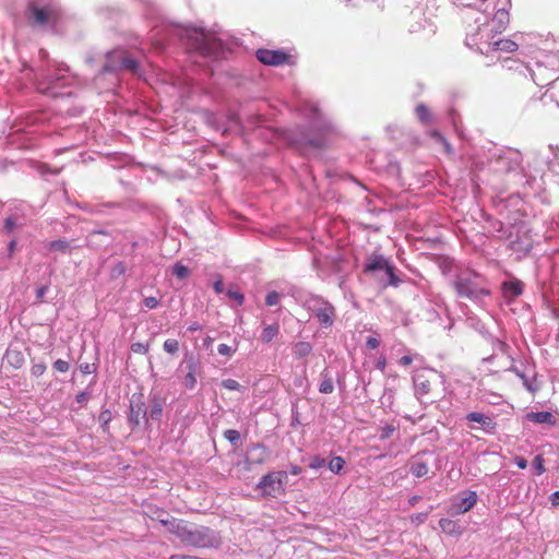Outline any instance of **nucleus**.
<instances>
[{
    "instance_id": "obj_22",
    "label": "nucleus",
    "mask_w": 559,
    "mask_h": 559,
    "mask_svg": "<svg viewBox=\"0 0 559 559\" xmlns=\"http://www.w3.org/2000/svg\"><path fill=\"white\" fill-rule=\"evenodd\" d=\"M465 418L468 423L478 424L487 433H495L496 431L497 424L493 418L488 415L478 412H471Z\"/></svg>"
},
{
    "instance_id": "obj_6",
    "label": "nucleus",
    "mask_w": 559,
    "mask_h": 559,
    "mask_svg": "<svg viewBox=\"0 0 559 559\" xmlns=\"http://www.w3.org/2000/svg\"><path fill=\"white\" fill-rule=\"evenodd\" d=\"M139 62L127 55L123 50L108 51L106 63L100 73L95 78V84L106 91L114 90L118 84V72L121 70L139 73Z\"/></svg>"
},
{
    "instance_id": "obj_17",
    "label": "nucleus",
    "mask_w": 559,
    "mask_h": 559,
    "mask_svg": "<svg viewBox=\"0 0 559 559\" xmlns=\"http://www.w3.org/2000/svg\"><path fill=\"white\" fill-rule=\"evenodd\" d=\"M511 7V0H506V3L502 8L497 9L492 20L490 23L483 24L480 27H488V33L500 34L502 33L507 25L509 24V11L508 8Z\"/></svg>"
},
{
    "instance_id": "obj_12",
    "label": "nucleus",
    "mask_w": 559,
    "mask_h": 559,
    "mask_svg": "<svg viewBox=\"0 0 559 559\" xmlns=\"http://www.w3.org/2000/svg\"><path fill=\"white\" fill-rule=\"evenodd\" d=\"M306 307L321 328L329 329L333 325L336 312L330 301L319 295H310L306 300Z\"/></svg>"
},
{
    "instance_id": "obj_16",
    "label": "nucleus",
    "mask_w": 559,
    "mask_h": 559,
    "mask_svg": "<svg viewBox=\"0 0 559 559\" xmlns=\"http://www.w3.org/2000/svg\"><path fill=\"white\" fill-rule=\"evenodd\" d=\"M257 59L265 64L272 67L283 66L288 63L290 56L282 49H266L260 48L255 51Z\"/></svg>"
},
{
    "instance_id": "obj_40",
    "label": "nucleus",
    "mask_w": 559,
    "mask_h": 559,
    "mask_svg": "<svg viewBox=\"0 0 559 559\" xmlns=\"http://www.w3.org/2000/svg\"><path fill=\"white\" fill-rule=\"evenodd\" d=\"M225 439H227L233 445H238L240 442V433L235 429H227L224 432Z\"/></svg>"
},
{
    "instance_id": "obj_50",
    "label": "nucleus",
    "mask_w": 559,
    "mask_h": 559,
    "mask_svg": "<svg viewBox=\"0 0 559 559\" xmlns=\"http://www.w3.org/2000/svg\"><path fill=\"white\" fill-rule=\"evenodd\" d=\"M217 352L222 356L230 357L236 352V348H231L227 344H219L217 346Z\"/></svg>"
},
{
    "instance_id": "obj_44",
    "label": "nucleus",
    "mask_w": 559,
    "mask_h": 559,
    "mask_svg": "<svg viewBox=\"0 0 559 559\" xmlns=\"http://www.w3.org/2000/svg\"><path fill=\"white\" fill-rule=\"evenodd\" d=\"M222 386L229 391H240L242 389V386L239 384V382L234 379L223 380Z\"/></svg>"
},
{
    "instance_id": "obj_27",
    "label": "nucleus",
    "mask_w": 559,
    "mask_h": 559,
    "mask_svg": "<svg viewBox=\"0 0 559 559\" xmlns=\"http://www.w3.org/2000/svg\"><path fill=\"white\" fill-rule=\"evenodd\" d=\"M415 114L418 120L425 126H430L435 122V116L425 104H418L415 107Z\"/></svg>"
},
{
    "instance_id": "obj_23",
    "label": "nucleus",
    "mask_w": 559,
    "mask_h": 559,
    "mask_svg": "<svg viewBox=\"0 0 559 559\" xmlns=\"http://www.w3.org/2000/svg\"><path fill=\"white\" fill-rule=\"evenodd\" d=\"M524 70L531 75V79L537 86H548V80L550 79V75L545 66L542 63H536L535 69L524 67Z\"/></svg>"
},
{
    "instance_id": "obj_9",
    "label": "nucleus",
    "mask_w": 559,
    "mask_h": 559,
    "mask_svg": "<svg viewBox=\"0 0 559 559\" xmlns=\"http://www.w3.org/2000/svg\"><path fill=\"white\" fill-rule=\"evenodd\" d=\"M497 34L490 35L488 27H477L475 33H468L466 36V45L476 48L483 55H489L493 51L513 52L519 45L508 38H499L495 40Z\"/></svg>"
},
{
    "instance_id": "obj_45",
    "label": "nucleus",
    "mask_w": 559,
    "mask_h": 559,
    "mask_svg": "<svg viewBox=\"0 0 559 559\" xmlns=\"http://www.w3.org/2000/svg\"><path fill=\"white\" fill-rule=\"evenodd\" d=\"M439 525L445 533H452L456 526V523L450 519H441Z\"/></svg>"
},
{
    "instance_id": "obj_61",
    "label": "nucleus",
    "mask_w": 559,
    "mask_h": 559,
    "mask_svg": "<svg viewBox=\"0 0 559 559\" xmlns=\"http://www.w3.org/2000/svg\"><path fill=\"white\" fill-rule=\"evenodd\" d=\"M439 317L438 311L435 308L427 310V320L432 321Z\"/></svg>"
},
{
    "instance_id": "obj_4",
    "label": "nucleus",
    "mask_w": 559,
    "mask_h": 559,
    "mask_svg": "<svg viewBox=\"0 0 559 559\" xmlns=\"http://www.w3.org/2000/svg\"><path fill=\"white\" fill-rule=\"evenodd\" d=\"M546 170L559 177V147L549 145L543 151L533 152L527 162V169L515 174L526 178L525 185L534 191L543 189V177Z\"/></svg>"
},
{
    "instance_id": "obj_39",
    "label": "nucleus",
    "mask_w": 559,
    "mask_h": 559,
    "mask_svg": "<svg viewBox=\"0 0 559 559\" xmlns=\"http://www.w3.org/2000/svg\"><path fill=\"white\" fill-rule=\"evenodd\" d=\"M126 272H127V267H126L124 263L123 262H118V263H116L111 267V270H110V277L112 280H116V278L124 275Z\"/></svg>"
},
{
    "instance_id": "obj_28",
    "label": "nucleus",
    "mask_w": 559,
    "mask_h": 559,
    "mask_svg": "<svg viewBox=\"0 0 559 559\" xmlns=\"http://www.w3.org/2000/svg\"><path fill=\"white\" fill-rule=\"evenodd\" d=\"M526 418L535 424H554L555 418L554 415L550 412L543 411V412H531L526 415Z\"/></svg>"
},
{
    "instance_id": "obj_46",
    "label": "nucleus",
    "mask_w": 559,
    "mask_h": 559,
    "mask_svg": "<svg viewBox=\"0 0 559 559\" xmlns=\"http://www.w3.org/2000/svg\"><path fill=\"white\" fill-rule=\"evenodd\" d=\"M98 419L102 424L103 430L105 431L107 429L108 424L111 420V412L109 409L102 411Z\"/></svg>"
},
{
    "instance_id": "obj_41",
    "label": "nucleus",
    "mask_w": 559,
    "mask_h": 559,
    "mask_svg": "<svg viewBox=\"0 0 559 559\" xmlns=\"http://www.w3.org/2000/svg\"><path fill=\"white\" fill-rule=\"evenodd\" d=\"M163 348L168 354H175L179 349V343L177 340L168 338L164 342Z\"/></svg>"
},
{
    "instance_id": "obj_57",
    "label": "nucleus",
    "mask_w": 559,
    "mask_h": 559,
    "mask_svg": "<svg viewBox=\"0 0 559 559\" xmlns=\"http://www.w3.org/2000/svg\"><path fill=\"white\" fill-rule=\"evenodd\" d=\"M514 464L521 469H525L527 467V461L524 456H515Z\"/></svg>"
},
{
    "instance_id": "obj_29",
    "label": "nucleus",
    "mask_w": 559,
    "mask_h": 559,
    "mask_svg": "<svg viewBox=\"0 0 559 559\" xmlns=\"http://www.w3.org/2000/svg\"><path fill=\"white\" fill-rule=\"evenodd\" d=\"M278 333L280 325L277 323L266 325L260 335V340L262 343H270L278 335Z\"/></svg>"
},
{
    "instance_id": "obj_1",
    "label": "nucleus",
    "mask_w": 559,
    "mask_h": 559,
    "mask_svg": "<svg viewBox=\"0 0 559 559\" xmlns=\"http://www.w3.org/2000/svg\"><path fill=\"white\" fill-rule=\"evenodd\" d=\"M302 116L309 126L296 127L286 131L287 142L299 151L319 150L326 145L329 136L335 132L332 121L321 111L317 104L306 102L301 107Z\"/></svg>"
},
{
    "instance_id": "obj_43",
    "label": "nucleus",
    "mask_w": 559,
    "mask_h": 559,
    "mask_svg": "<svg viewBox=\"0 0 559 559\" xmlns=\"http://www.w3.org/2000/svg\"><path fill=\"white\" fill-rule=\"evenodd\" d=\"M533 468L536 475H542L545 473L544 459L540 454L534 457Z\"/></svg>"
},
{
    "instance_id": "obj_63",
    "label": "nucleus",
    "mask_w": 559,
    "mask_h": 559,
    "mask_svg": "<svg viewBox=\"0 0 559 559\" xmlns=\"http://www.w3.org/2000/svg\"><path fill=\"white\" fill-rule=\"evenodd\" d=\"M169 559H200L194 556H187V555H171Z\"/></svg>"
},
{
    "instance_id": "obj_25",
    "label": "nucleus",
    "mask_w": 559,
    "mask_h": 559,
    "mask_svg": "<svg viewBox=\"0 0 559 559\" xmlns=\"http://www.w3.org/2000/svg\"><path fill=\"white\" fill-rule=\"evenodd\" d=\"M26 224V218L23 213L16 210V213L9 215L4 219L3 230L7 234H12L14 230L23 227Z\"/></svg>"
},
{
    "instance_id": "obj_5",
    "label": "nucleus",
    "mask_w": 559,
    "mask_h": 559,
    "mask_svg": "<svg viewBox=\"0 0 559 559\" xmlns=\"http://www.w3.org/2000/svg\"><path fill=\"white\" fill-rule=\"evenodd\" d=\"M162 523L186 545L197 548H212L217 547L221 543L218 533L207 526L197 525L178 519H173L171 521L162 520Z\"/></svg>"
},
{
    "instance_id": "obj_37",
    "label": "nucleus",
    "mask_w": 559,
    "mask_h": 559,
    "mask_svg": "<svg viewBox=\"0 0 559 559\" xmlns=\"http://www.w3.org/2000/svg\"><path fill=\"white\" fill-rule=\"evenodd\" d=\"M396 426L392 424H386L383 427L380 428L379 431V439L380 440H386L391 438V436L396 431Z\"/></svg>"
},
{
    "instance_id": "obj_19",
    "label": "nucleus",
    "mask_w": 559,
    "mask_h": 559,
    "mask_svg": "<svg viewBox=\"0 0 559 559\" xmlns=\"http://www.w3.org/2000/svg\"><path fill=\"white\" fill-rule=\"evenodd\" d=\"M166 397L158 392H151L148 395L147 417L148 421L159 423L163 416Z\"/></svg>"
},
{
    "instance_id": "obj_42",
    "label": "nucleus",
    "mask_w": 559,
    "mask_h": 559,
    "mask_svg": "<svg viewBox=\"0 0 559 559\" xmlns=\"http://www.w3.org/2000/svg\"><path fill=\"white\" fill-rule=\"evenodd\" d=\"M281 297H282L281 294H278L275 290H272V292L267 293V295L265 296V304L269 307L277 306L281 301Z\"/></svg>"
},
{
    "instance_id": "obj_36",
    "label": "nucleus",
    "mask_w": 559,
    "mask_h": 559,
    "mask_svg": "<svg viewBox=\"0 0 559 559\" xmlns=\"http://www.w3.org/2000/svg\"><path fill=\"white\" fill-rule=\"evenodd\" d=\"M226 295L233 299L234 301H236L237 306H241L245 301V296L239 290V289H236L234 287H229L226 292Z\"/></svg>"
},
{
    "instance_id": "obj_31",
    "label": "nucleus",
    "mask_w": 559,
    "mask_h": 559,
    "mask_svg": "<svg viewBox=\"0 0 559 559\" xmlns=\"http://www.w3.org/2000/svg\"><path fill=\"white\" fill-rule=\"evenodd\" d=\"M312 350V346L308 342H298L295 344L293 348L294 356L297 358H302L308 356Z\"/></svg>"
},
{
    "instance_id": "obj_58",
    "label": "nucleus",
    "mask_w": 559,
    "mask_h": 559,
    "mask_svg": "<svg viewBox=\"0 0 559 559\" xmlns=\"http://www.w3.org/2000/svg\"><path fill=\"white\" fill-rule=\"evenodd\" d=\"M48 292V286L47 285H44V286H40L39 288H37L36 290V299L37 301H43L46 293Z\"/></svg>"
},
{
    "instance_id": "obj_18",
    "label": "nucleus",
    "mask_w": 559,
    "mask_h": 559,
    "mask_svg": "<svg viewBox=\"0 0 559 559\" xmlns=\"http://www.w3.org/2000/svg\"><path fill=\"white\" fill-rule=\"evenodd\" d=\"M429 376H436L433 370H420L413 377L414 392L418 400H421L430 392L431 380Z\"/></svg>"
},
{
    "instance_id": "obj_62",
    "label": "nucleus",
    "mask_w": 559,
    "mask_h": 559,
    "mask_svg": "<svg viewBox=\"0 0 559 559\" xmlns=\"http://www.w3.org/2000/svg\"><path fill=\"white\" fill-rule=\"evenodd\" d=\"M412 361H413V358L408 355H405V356L401 357V359H400V364L402 366H408L412 364Z\"/></svg>"
},
{
    "instance_id": "obj_15",
    "label": "nucleus",
    "mask_w": 559,
    "mask_h": 559,
    "mask_svg": "<svg viewBox=\"0 0 559 559\" xmlns=\"http://www.w3.org/2000/svg\"><path fill=\"white\" fill-rule=\"evenodd\" d=\"M144 421L148 424L147 405L143 399V394H133L130 399V411L128 414L129 426L134 429Z\"/></svg>"
},
{
    "instance_id": "obj_64",
    "label": "nucleus",
    "mask_w": 559,
    "mask_h": 559,
    "mask_svg": "<svg viewBox=\"0 0 559 559\" xmlns=\"http://www.w3.org/2000/svg\"><path fill=\"white\" fill-rule=\"evenodd\" d=\"M550 501L552 506L559 504V491H555L554 493H551Z\"/></svg>"
},
{
    "instance_id": "obj_7",
    "label": "nucleus",
    "mask_w": 559,
    "mask_h": 559,
    "mask_svg": "<svg viewBox=\"0 0 559 559\" xmlns=\"http://www.w3.org/2000/svg\"><path fill=\"white\" fill-rule=\"evenodd\" d=\"M452 285L457 297L466 298L475 304L481 302L485 297L490 295L486 278L471 269L461 270L455 274Z\"/></svg>"
},
{
    "instance_id": "obj_55",
    "label": "nucleus",
    "mask_w": 559,
    "mask_h": 559,
    "mask_svg": "<svg viewBox=\"0 0 559 559\" xmlns=\"http://www.w3.org/2000/svg\"><path fill=\"white\" fill-rule=\"evenodd\" d=\"M379 345L380 341L373 336H369L366 341V346L370 349H376Z\"/></svg>"
},
{
    "instance_id": "obj_24",
    "label": "nucleus",
    "mask_w": 559,
    "mask_h": 559,
    "mask_svg": "<svg viewBox=\"0 0 559 559\" xmlns=\"http://www.w3.org/2000/svg\"><path fill=\"white\" fill-rule=\"evenodd\" d=\"M478 499L476 491L469 490L466 492V496L460 498L457 502L454 503L453 508L455 509L456 514H463L468 512L474 508Z\"/></svg>"
},
{
    "instance_id": "obj_53",
    "label": "nucleus",
    "mask_w": 559,
    "mask_h": 559,
    "mask_svg": "<svg viewBox=\"0 0 559 559\" xmlns=\"http://www.w3.org/2000/svg\"><path fill=\"white\" fill-rule=\"evenodd\" d=\"M143 305L147 309H155L158 306V300H157V298L152 297V296L151 297H145L143 299Z\"/></svg>"
},
{
    "instance_id": "obj_14",
    "label": "nucleus",
    "mask_w": 559,
    "mask_h": 559,
    "mask_svg": "<svg viewBox=\"0 0 559 559\" xmlns=\"http://www.w3.org/2000/svg\"><path fill=\"white\" fill-rule=\"evenodd\" d=\"M514 233L511 231L509 235L510 248L515 252L527 254L533 249L534 245L531 229H528L525 224H521L514 227Z\"/></svg>"
},
{
    "instance_id": "obj_35",
    "label": "nucleus",
    "mask_w": 559,
    "mask_h": 559,
    "mask_svg": "<svg viewBox=\"0 0 559 559\" xmlns=\"http://www.w3.org/2000/svg\"><path fill=\"white\" fill-rule=\"evenodd\" d=\"M48 249L50 251H60V252H67L70 249V242L67 240H53L49 242Z\"/></svg>"
},
{
    "instance_id": "obj_48",
    "label": "nucleus",
    "mask_w": 559,
    "mask_h": 559,
    "mask_svg": "<svg viewBox=\"0 0 559 559\" xmlns=\"http://www.w3.org/2000/svg\"><path fill=\"white\" fill-rule=\"evenodd\" d=\"M53 368L58 371V372H68L69 369H70V365L68 361L63 360V359H57L55 362H53Z\"/></svg>"
},
{
    "instance_id": "obj_8",
    "label": "nucleus",
    "mask_w": 559,
    "mask_h": 559,
    "mask_svg": "<svg viewBox=\"0 0 559 559\" xmlns=\"http://www.w3.org/2000/svg\"><path fill=\"white\" fill-rule=\"evenodd\" d=\"M364 273L376 280L381 288L397 287L401 283L395 265L383 254L368 255L364 263Z\"/></svg>"
},
{
    "instance_id": "obj_2",
    "label": "nucleus",
    "mask_w": 559,
    "mask_h": 559,
    "mask_svg": "<svg viewBox=\"0 0 559 559\" xmlns=\"http://www.w3.org/2000/svg\"><path fill=\"white\" fill-rule=\"evenodd\" d=\"M178 39L190 53L201 58L217 59L224 50V43L213 33L202 27L173 25L166 31L165 36L158 39L156 46L164 49Z\"/></svg>"
},
{
    "instance_id": "obj_60",
    "label": "nucleus",
    "mask_w": 559,
    "mask_h": 559,
    "mask_svg": "<svg viewBox=\"0 0 559 559\" xmlns=\"http://www.w3.org/2000/svg\"><path fill=\"white\" fill-rule=\"evenodd\" d=\"M213 288H214L216 294H222L224 292V284H223L222 280H217L213 284Z\"/></svg>"
},
{
    "instance_id": "obj_11",
    "label": "nucleus",
    "mask_w": 559,
    "mask_h": 559,
    "mask_svg": "<svg viewBox=\"0 0 559 559\" xmlns=\"http://www.w3.org/2000/svg\"><path fill=\"white\" fill-rule=\"evenodd\" d=\"M522 163V154L513 148H496L488 158V168L497 175L515 173Z\"/></svg>"
},
{
    "instance_id": "obj_13",
    "label": "nucleus",
    "mask_w": 559,
    "mask_h": 559,
    "mask_svg": "<svg viewBox=\"0 0 559 559\" xmlns=\"http://www.w3.org/2000/svg\"><path fill=\"white\" fill-rule=\"evenodd\" d=\"M287 472L275 471L262 476L257 485L263 497L277 498L285 492Z\"/></svg>"
},
{
    "instance_id": "obj_10",
    "label": "nucleus",
    "mask_w": 559,
    "mask_h": 559,
    "mask_svg": "<svg viewBox=\"0 0 559 559\" xmlns=\"http://www.w3.org/2000/svg\"><path fill=\"white\" fill-rule=\"evenodd\" d=\"M28 11L31 24L43 28H53L61 17V8L56 0L34 1Z\"/></svg>"
},
{
    "instance_id": "obj_30",
    "label": "nucleus",
    "mask_w": 559,
    "mask_h": 559,
    "mask_svg": "<svg viewBox=\"0 0 559 559\" xmlns=\"http://www.w3.org/2000/svg\"><path fill=\"white\" fill-rule=\"evenodd\" d=\"M429 136L433 139L436 142L440 143L443 147V151L451 155L453 153V148L451 144L447 141V139L438 131V130H431L429 132Z\"/></svg>"
},
{
    "instance_id": "obj_21",
    "label": "nucleus",
    "mask_w": 559,
    "mask_h": 559,
    "mask_svg": "<svg viewBox=\"0 0 559 559\" xmlns=\"http://www.w3.org/2000/svg\"><path fill=\"white\" fill-rule=\"evenodd\" d=\"M523 289L524 284L518 278L506 281L501 284L502 295L509 302L514 301L519 296H521L523 294Z\"/></svg>"
},
{
    "instance_id": "obj_38",
    "label": "nucleus",
    "mask_w": 559,
    "mask_h": 559,
    "mask_svg": "<svg viewBox=\"0 0 559 559\" xmlns=\"http://www.w3.org/2000/svg\"><path fill=\"white\" fill-rule=\"evenodd\" d=\"M173 274L179 280H185L189 275V269L181 263H176L173 269Z\"/></svg>"
},
{
    "instance_id": "obj_32",
    "label": "nucleus",
    "mask_w": 559,
    "mask_h": 559,
    "mask_svg": "<svg viewBox=\"0 0 559 559\" xmlns=\"http://www.w3.org/2000/svg\"><path fill=\"white\" fill-rule=\"evenodd\" d=\"M321 377H322V380L319 384V392L323 393V394L332 393L334 390V384H333L332 378L325 372H322Z\"/></svg>"
},
{
    "instance_id": "obj_20",
    "label": "nucleus",
    "mask_w": 559,
    "mask_h": 559,
    "mask_svg": "<svg viewBox=\"0 0 559 559\" xmlns=\"http://www.w3.org/2000/svg\"><path fill=\"white\" fill-rule=\"evenodd\" d=\"M426 456H432V452L421 451L411 459L409 471L417 478L425 477L429 473V462L425 459Z\"/></svg>"
},
{
    "instance_id": "obj_51",
    "label": "nucleus",
    "mask_w": 559,
    "mask_h": 559,
    "mask_svg": "<svg viewBox=\"0 0 559 559\" xmlns=\"http://www.w3.org/2000/svg\"><path fill=\"white\" fill-rule=\"evenodd\" d=\"M510 371L514 372L519 378H521L524 381V385L530 390L534 391L533 388L530 385L528 380L525 378L524 373L521 372L516 367L512 366L509 369Z\"/></svg>"
},
{
    "instance_id": "obj_3",
    "label": "nucleus",
    "mask_w": 559,
    "mask_h": 559,
    "mask_svg": "<svg viewBox=\"0 0 559 559\" xmlns=\"http://www.w3.org/2000/svg\"><path fill=\"white\" fill-rule=\"evenodd\" d=\"M38 55L41 63L34 70L37 91L51 97L63 95L59 90L72 85L75 78L66 64L49 60L46 50L40 49Z\"/></svg>"
},
{
    "instance_id": "obj_54",
    "label": "nucleus",
    "mask_w": 559,
    "mask_h": 559,
    "mask_svg": "<svg viewBox=\"0 0 559 559\" xmlns=\"http://www.w3.org/2000/svg\"><path fill=\"white\" fill-rule=\"evenodd\" d=\"M131 348L134 353L145 354L148 350V345L142 343H134L132 344Z\"/></svg>"
},
{
    "instance_id": "obj_59",
    "label": "nucleus",
    "mask_w": 559,
    "mask_h": 559,
    "mask_svg": "<svg viewBox=\"0 0 559 559\" xmlns=\"http://www.w3.org/2000/svg\"><path fill=\"white\" fill-rule=\"evenodd\" d=\"M88 399V393L86 391L80 392L75 400L79 404H84Z\"/></svg>"
},
{
    "instance_id": "obj_52",
    "label": "nucleus",
    "mask_w": 559,
    "mask_h": 559,
    "mask_svg": "<svg viewBox=\"0 0 559 559\" xmlns=\"http://www.w3.org/2000/svg\"><path fill=\"white\" fill-rule=\"evenodd\" d=\"M510 371L514 372L519 378H521L524 381V385L530 390L534 391L533 388L530 385L528 380L525 378L524 373L521 372L516 367L512 366L509 369Z\"/></svg>"
},
{
    "instance_id": "obj_47",
    "label": "nucleus",
    "mask_w": 559,
    "mask_h": 559,
    "mask_svg": "<svg viewBox=\"0 0 559 559\" xmlns=\"http://www.w3.org/2000/svg\"><path fill=\"white\" fill-rule=\"evenodd\" d=\"M325 465V460L320 456H313L310 459L309 467L311 469H320Z\"/></svg>"
},
{
    "instance_id": "obj_26",
    "label": "nucleus",
    "mask_w": 559,
    "mask_h": 559,
    "mask_svg": "<svg viewBox=\"0 0 559 559\" xmlns=\"http://www.w3.org/2000/svg\"><path fill=\"white\" fill-rule=\"evenodd\" d=\"M543 100L545 104L551 102L557 107H559V78L549 82L548 87L543 96Z\"/></svg>"
},
{
    "instance_id": "obj_56",
    "label": "nucleus",
    "mask_w": 559,
    "mask_h": 559,
    "mask_svg": "<svg viewBox=\"0 0 559 559\" xmlns=\"http://www.w3.org/2000/svg\"><path fill=\"white\" fill-rule=\"evenodd\" d=\"M80 370L83 374H90L95 371V368L93 365H91L88 362H84V364L80 365Z\"/></svg>"
},
{
    "instance_id": "obj_49",
    "label": "nucleus",
    "mask_w": 559,
    "mask_h": 559,
    "mask_svg": "<svg viewBox=\"0 0 559 559\" xmlns=\"http://www.w3.org/2000/svg\"><path fill=\"white\" fill-rule=\"evenodd\" d=\"M46 371V365L44 362L34 364L31 368V373L34 377H40Z\"/></svg>"
},
{
    "instance_id": "obj_33",
    "label": "nucleus",
    "mask_w": 559,
    "mask_h": 559,
    "mask_svg": "<svg viewBox=\"0 0 559 559\" xmlns=\"http://www.w3.org/2000/svg\"><path fill=\"white\" fill-rule=\"evenodd\" d=\"M188 373L185 377V385L188 389H193L197 384V378H195V365L193 362H190L188 365Z\"/></svg>"
},
{
    "instance_id": "obj_34",
    "label": "nucleus",
    "mask_w": 559,
    "mask_h": 559,
    "mask_svg": "<svg viewBox=\"0 0 559 559\" xmlns=\"http://www.w3.org/2000/svg\"><path fill=\"white\" fill-rule=\"evenodd\" d=\"M345 466V460L342 456H334L329 462V469L334 474H340Z\"/></svg>"
}]
</instances>
